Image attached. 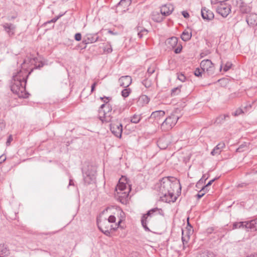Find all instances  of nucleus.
Here are the masks:
<instances>
[{"mask_svg":"<svg viewBox=\"0 0 257 257\" xmlns=\"http://www.w3.org/2000/svg\"><path fill=\"white\" fill-rule=\"evenodd\" d=\"M10 254L9 250L4 245H0V257H7Z\"/></svg>","mask_w":257,"mask_h":257,"instance_id":"nucleus-26","label":"nucleus"},{"mask_svg":"<svg viewBox=\"0 0 257 257\" xmlns=\"http://www.w3.org/2000/svg\"><path fill=\"white\" fill-rule=\"evenodd\" d=\"M178 41V38L176 37H172L168 38L166 41V44L168 48L170 49H174L175 47L177 46L174 50V52L176 54L180 53L182 49V46L181 44L177 45Z\"/></svg>","mask_w":257,"mask_h":257,"instance_id":"nucleus-6","label":"nucleus"},{"mask_svg":"<svg viewBox=\"0 0 257 257\" xmlns=\"http://www.w3.org/2000/svg\"><path fill=\"white\" fill-rule=\"evenodd\" d=\"M155 71V67L154 66H151L148 68L147 73L146 75V77H147V75L148 74V77H149L151 74H152Z\"/></svg>","mask_w":257,"mask_h":257,"instance_id":"nucleus-42","label":"nucleus"},{"mask_svg":"<svg viewBox=\"0 0 257 257\" xmlns=\"http://www.w3.org/2000/svg\"><path fill=\"white\" fill-rule=\"evenodd\" d=\"M174 10V6L171 4H167L161 7L160 12L162 15L167 16L170 15Z\"/></svg>","mask_w":257,"mask_h":257,"instance_id":"nucleus-15","label":"nucleus"},{"mask_svg":"<svg viewBox=\"0 0 257 257\" xmlns=\"http://www.w3.org/2000/svg\"><path fill=\"white\" fill-rule=\"evenodd\" d=\"M208 187L204 188V186L201 187V189L200 190V192H205V194L208 191Z\"/></svg>","mask_w":257,"mask_h":257,"instance_id":"nucleus-60","label":"nucleus"},{"mask_svg":"<svg viewBox=\"0 0 257 257\" xmlns=\"http://www.w3.org/2000/svg\"><path fill=\"white\" fill-rule=\"evenodd\" d=\"M150 100V98L146 95H142L139 98L138 103L139 105L144 106L148 104Z\"/></svg>","mask_w":257,"mask_h":257,"instance_id":"nucleus-23","label":"nucleus"},{"mask_svg":"<svg viewBox=\"0 0 257 257\" xmlns=\"http://www.w3.org/2000/svg\"><path fill=\"white\" fill-rule=\"evenodd\" d=\"M92 178H90V177H88V178H84V181L85 182H86L87 181H88V183H89V181H92Z\"/></svg>","mask_w":257,"mask_h":257,"instance_id":"nucleus-63","label":"nucleus"},{"mask_svg":"<svg viewBox=\"0 0 257 257\" xmlns=\"http://www.w3.org/2000/svg\"><path fill=\"white\" fill-rule=\"evenodd\" d=\"M229 116L228 114H221L216 118L215 123H216L217 124L222 123L226 120V118H229Z\"/></svg>","mask_w":257,"mask_h":257,"instance_id":"nucleus-28","label":"nucleus"},{"mask_svg":"<svg viewBox=\"0 0 257 257\" xmlns=\"http://www.w3.org/2000/svg\"><path fill=\"white\" fill-rule=\"evenodd\" d=\"M118 82L120 86L124 88H127L132 83V77L128 75L121 76L118 79Z\"/></svg>","mask_w":257,"mask_h":257,"instance_id":"nucleus-16","label":"nucleus"},{"mask_svg":"<svg viewBox=\"0 0 257 257\" xmlns=\"http://www.w3.org/2000/svg\"><path fill=\"white\" fill-rule=\"evenodd\" d=\"M164 141V138L160 139L158 141V145L161 149H165L167 147L168 145L167 144L165 145L163 144Z\"/></svg>","mask_w":257,"mask_h":257,"instance_id":"nucleus-36","label":"nucleus"},{"mask_svg":"<svg viewBox=\"0 0 257 257\" xmlns=\"http://www.w3.org/2000/svg\"><path fill=\"white\" fill-rule=\"evenodd\" d=\"M3 27L10 37H12L15 35L16 28L15 25L11 23H5L3 25Z\"/></svg>","mask_w":257,"mask_h":257,"instance_id":"nucleus-17","label":"nucleus"},{"mask_svg":"<svg viewBox=\"0 0 257 257\" xmlns=\"http://www.w3.org/2000/svg\"><path fill=\"white\" fill-rule=\"evenodd\" d=\"M111 105L108 103L105 108L102 112V115H99V118L102 122H108L111 121L112 116H111V112L112 111Z\"/></svg>","mask_w":257,"mask_h":257,"instance_id":"nucleus-9","label":"nucleus"},{"mask_svg":"<svg viewBox=\"0 0 257 257\" xmlns=\"http://www.w3.org/2000/svg\"><path fill=\"white\" fill-rule=\"evenodd\" d=\"M34 65L35 68H40L44 65L42 61H39L37 57H28L25 59L22 64L21 69L14 73L11 82V91L18 95L19 98H26L29 96V93L26 91L27 80L31 71L25 68L26 64Z\"/></svg>","mask_w":257,"mask_h":257,"instance_id":"nucleus-1","label":"nucleus"},{"mask_svg":"<svg viewBox=\"0 0 257 257\" xmlns=\"http://www.w3.org/2000/svg\"><path fill=\"white\" fill-rule=\"evenodd\" d=\"M247 221L235 222L233 223V229L246 228L247 230Z\"/></svg>","mask_w":257,"mask_h":257,"instance_id":"nucleus-24","label":"nucleus"},{"mask_svg":"<svg viewBox=\"0 0 257 257\" xmlns=\"http://www.w3.org/2000/svg\"><path fill=\"white\" fill-rule=\"evenodd\" d=\"M107 104H108V101H104V103L101 105V106L99 108L98 112H99V114L100 115H101V114H102V112L104 110L103 108H105L106 105H107Z\"/></svg>","mask_w":257,"mask_h":257,"instance_id":"nucleus-40","label":"nucleus"},{"mask_svg":"<svg viewBox=\"0 0 257 257\" xmlns=\"http://www.w3.org/2000/svg\"><path fill=\"white\" fill-rule=\"evenodd\" d=\"M249 184V183H246V182H242V183H238L237 185H236V187L237 188H242V187H246L247 185H248Z\"/></svg>","mask_w":257,"mask_h":257,"instance_id":"nucleus-50","label":"nucleus"},{"mask_svg":"<svg viewBox=\"0 0 257 257\" xmlns=\"http://www.w3.org/2000/svg\"><path fill=\"white\" fill-rule=\"evenodd\" d=\"M99 37L97 36V34H87L84 37L82 43L87 45L88 44H91L96 41H99Z\"/></svg>","mask_w":257,"mask_h":257,"instance_id":"nucleus-11","label":"nucleus"},{"mask_svg":"<svg viewBox=\"0 0 257 257\" xmlns=\"http://www.w3.org/2000/svg\"><path fill=\"white\" fill-rule=\"evenodd\" d=\"M247 231H254L257 230V217L250 221H247Z\"/></svg>","mask_w":257,"mask_h":257,"instance_id":"nucleus-20","label":"nucleus"},{"mask_svg":"<svg viewBox=\"0 0 257 257\" xmlns=\"http://www.w3.org/2000/svg\"><path fill=\"white\" fill-rule=\"evenodd\" d=\"M186 76L183 74H178V79L181 82H184L186 80Z\"/></svg>","mask_w":257,"mask_h":257,"instance_id":"nucleus-47","label":"nucleus"},{"mask_svg":"<svg viewBox=\"0 0 257 257\" xmlns=\"http://www.w3.org/2000/svg\"><path fill=\"white\" fill-rule=\"evenodd\" d=\"M182 14L185 18H188L189 17V14L187 11H182Z\"/></svg>","mask_w":257,"mask_h":257,"instance_id":"nucleus-57","label":"nucleus"},{"mask_svg":"<svg viewBox=\"0 0 257 257\" xmlns=\"http://www.w3.org/2000/svg\"><path fill=\"white\" fill-rule=\"evenodd\" d=\"M116 220L115 217L114 215H110L108 217L107 221H109V223H113L115 222Z\"/></svg>","mask_w":257,"mask_h":257,"instance_id":"nucleus-48","label":"nucleus"},{"mask_svg":"<svg viewBox=\"0 0 257 257\" xmlns=\"http://www.w3.org/2000/svg\"><path fill=\"white\" fill-rule=\"evenodd\" d=\"M219 178H214L213 179L211 180H210L207 183V184L204 185V188H206V187H209V186H210L212 183L216 180H217V179H218Z\"/></svg>","mask_w":257,"mask_h":257,"instance_id":"nucleus-49","label":"nucleus"},{"mask_svg":"<svg viewBox=\"0 0 257 257\" xmlns=\"http://www.w3.org/2000/svg\"><path fill=\"white\" fill-rule=\"evenodd\" d=\"M97 225L99 229L101 231L105 229H109L113 228L112 225H110L107 219H100L97 218Z\"/></svg>","mask_w":257,"mask_h":257,"instance_id":"nucleus-12","label":"nucleus"},{"mask_svg":"<svg viewBox=\"0 0 257 257\" xmlns=\"http://www.w3.org/2000/svg\"><path fill=\"white\" fill-rule=\"evenodd\" d=\"M225 147V144L224 143H219L216 145L214 148L211 152V155L212 156H215L219 155L221 153L222 149Z\"/></svg>","mask_w":257,"mask_h":257,"instance_id":"nucleus-21","label":"nucleus"},{"mask_svg":"<svg viewBox=\"0 0 257 257\" xmlns=\"http://www.w3.org/2000/svg\"><path fill=\"white\" fill-rule=\"evenodd\" d=\"M128 178H119L118 184L116 186V190H119L120 191H124L126 189V184L128 185L129 189L130 190L131 186L128 183Z\"/></svg>","mask_w":257,"mask_h":257,"instance_id":"nucleus-14","label":"nucleus"},{"mask_svg":"<svg viewBox=\"0 0 257 257\" xmlns=\"http://www.w3.org/2000/svg\"><path fill=\"white\" fill-rule=\"evenodd\" d=\"M201 178L197 182L196 184V187L198 188L201 189V187L204 186V184L205 183L206 180L208 178Z\"/></svg>","mask_w":257,"mask_h":257,"instance_id":"nucleus-33","label":"nucleus"},{"mask_svg":"<svg viewBox=\"0 0 257 257\" xmlns=\"http://www.w3.org/2000/svg\"><path fill=\"white\" fill-rule=\"evenodd\" d=\"M182 86H179L177 87L174 88L171 90V95L174 96L179 93L181 91V88Z\"/></svg>","mask_w":257,"mask_h":257,"instance_id":"nucleus-38","label":"nucleus"},{"mask_svg":"<svg viewBox=\"0 0 257 257\" xmlns=\"http://www.w3.org/2000/svg\"><path fill=\"white\" fill-rule=\"evenodd\" d=\"M205 194V192H200L199 191L198 193L196 195V197L198 199H200L202 198Z\"/></svg>","mask_w":257,"mask_h":257,"instance_id":"nucleus-55","label":"nucleus"},{"mask_svg":"<svg viewBox=\"0 0 257 257\" xmlns=\"http://www.w3.org/2000/svg\"><path fill=\"white\" fill-rule=\"evenodd\" d=\"M165 114V111L163 110L155 111L152 113L149 118L151 119H154L156 120L157 122L159 123V120L164 116Z\"/></svg>","mask_w":257,"mask_h":257,"instance_id":"nucleus-19","label":"nucleus"},{"mask_svg":"<svg viewBox=\"0 0 257 257\" xmlns=\"http://www.w3.org/2000/svg\"><path fill=\"white\" fill-rule=\"evenodd\" d=\"M12 141H13L12 136L10 135L7 139V142H6V145L7 146H10Z\"/></svg>","mask_w":257,"mask_h":257,"instance_id":"nucleus-53","label":"nucleus"},{"mask_svg":"<svg viewBox=\"0 0 257 257\" xmlns=\"http://www.w3.org/2000/svg\"><path fill=\"white\" fill-rule=\"evenodd\" d=\"M75 40L77 41H79L81 40V34L79 33H77L75 35Z\"/></svg>","mask_w":257,"mask_h":257,"instance_id":"nucleus-52","label":"nucleus"},{"mask_svg":"<svg viewBox=\"0 0 257 257\" xmlns=\"http://www.w3.org/2000/svg\"><path fill=\"white\" fill-rule=\"evenodd\" d=\"M64 14L59 15V16L54 18L53 19H51V20H49V24L51 23H55L57 21V20L60 18L61 17H62Z\"/></svg>","mask_w":257,"mask_h":257,"instance_id":"nucleus-51","label":"nucleus"},{"mask_svg":"<svg viewBox=\"0 0 257 257\" xmlns=\"http://www.w3.org/2000/svg\"><path fill=\"white\" fill-rule=\"evenodd\" d=\"M100 99L104 103V101H107L108 102L112 99V98L111 97L103 96L100 97Z\"/></svg>","mask_w":257,"mask_h":257,"instance_id":"nucleus-54","label":"nucleus"},{"mask_svg":"<svg viewBox=\"0 0 257 257\" xmlns=\"http://www.w3.org/2000/svg\"><path fill=\"white\" fill-rule=\"evenodd\" d=\"M72 185L74 186V180L73 179H70L69 186H72Z\"/></svg>","mask_w":257,"mask_h":257,"instance_id":"nucleus-64","label":"nucleus"},{"mask_svg":"<svg viewBox=\"0 0 257 257\" xmlns=\"http://www.w3.org/2000/svg\"><path fill=\"white\" fill-rule=\"evenodd\" d=\"M97 85L96 82H94L91 85V92H92L94 91L96 85Z\"/></svg>","mask_w":257,"mask_h":257,"instance_id":"nucleus-61","label":"nucleus"},{"mask_svg":"<svg viewBox=\"0 0 257 257\" xmlns=\"http://www.w3.org/2000/svg\"><path fill=\"white\" fill-rule=\"evenodd\" d=\"M239 8L240 12L243 14H249L251 10V8L244 3L239 6Z\"/></svg>","mask_w":257,"mask_h":257,"instance_id":"nucleus-22","label":"nucleus"},{"mask_svg":"<svg viewBox=\"0 0 257 257\" xmlns=\"http://www.w3.org/2000/svg\"><path fill=\"white\" fill-rule=\"evenodd\" d=\"M185 231H182V241L184 246L185 244H187L190 238L188 236H185Z\"/></svg>","mask_w":257,"mask_h":257,"instance_id":"nucleus-39","label":"nucleus"},{"mask_svg":"<svg viewBox=\"0 0 257 257\" xmlns=\"http://www.w3.org/2000/svg\"><path fill=\"white\" fill-rule=\"evenodd\" d=\"M111 133L116 137L120 138L122 132V125L121 123L116 122L110 124Z\"/></svg>","mask_w":257,"mask_h":257,"instance_id":"nucleus-10","label":"nucleus"},{"mask_svg":"<svg viewBox=\"0 0 257 257\" xmlns=\"http://www.w3.org/2000/svg\"><path fill=\"white\" fill-rule=\"evenodd\" d=\"M132 90L130 88L127 87L121 91V94L123 97L126 98L129 96Z\"/></svg>","mask_w":257,"mask_h":257,"instance_id":"nucleus-32","label":"nucleus"},{"mask_svg":"<svg viewBox=\"0 0 257 257\" xmlns=\"http://www.w3.org/2000/svg\"><path fill=\"white\" fill-rule=\"evenodd\" d=\"M142 118L141 115L139 114H135L131 117V122L133 123H138L140 122Z\"/></svg>","mask_w":257,"mask_h":257,"instance_id":"nucleus-31","label":"nucleus"},{"mask_svg":"<svg viewBox=\"0 0 257 257\" xmlns=\"http://www.w3.org/2000/svg\"><path fill=\"white\" fill-rule=\"evenodd\" d=\"M142 83L145 86L146 88H150L152 84L151 80H149L148 78H146L142 81Z\"/></svg>","mask_w":257,"mask_h":257,"instance_id":"nucleus-34","label":"nucleus"},{"mask_svg":"<svg viewBox=\"0 0 257 257\" xmlns=\"http://www.w3.org/2000/svg\"><path fill=\"white\" fill-rule=\"evenodd\" d=\"M232 65V63L230 62H226L223 68L224 71L227 72L231 68Z\"/></svg>","mask_w":257,"mask_h":257,"instance_id":"nucleus-43","label":"nucleus"},{"mask_svg":"<svg viewBox=\"0 0 257 257\" xmlns=\"http://www.w3.org/2000/svg\"><path fill=\"white\" fill-rule=\"evenodd\" d=\"M200 67L203 71H205L207 76L211 75L214 73V64L210 60H202L200 63Z\"/></svg>","mask_w":257,"mask_h":257,"instance_id":"nucleus-7","label":"nucleus"},{"mask_svg":"<svg viewBox=\"0 0 257 257\" xmlns=\"http://www.w3.org/2000/svg\"><path fill=\"white\" fill-rule=\"evenodd\" d=\"M179 117L173 114L167 117L162 123L161 128L165 131L171 130L177 123Z\"/></svg>","mask_w":257,"mask_h":257,"instance_id":"nucleus-5","label":"nucleus"},{"mask_svg":"<svg viewBox=\"0 0 257 257\" xmlns=\"http://www.w3.org/2000/svg\"><path fill=\"white\" fill-rule=\"evenodd\" d=\"M136 30L138 31V36L140 38H142L144 36L147 35L149 32L146 29L139 26L136 28Z\"/></svg>","mask_w":257,"mask_h":257,"instance_id":"nucleus-25","label":"nucleus"},{"mask_svg":"<svg viewBox=\"0 0 257 257\" xmlns=\"http://www.w3.org/2000/svg\"><path fill=\"white\" fill-rule=\"evenodd\" d=\"M170 178H162L154 186V189L159 192L161 195L165 197L169 196V201L174 202L177 197L174 194V189H178L181 192V186L180 181L176 180L174 182L171 181Z\"/></svg>","mask_w":257,"mask_h":257,"instance_id":"nucleus-2","label":"nucleus"},{"mask_svg":"<svg viewBox=\"0 0 257 257\" xmlns=\"http://www.w3.org/2000/svg\"><path fill=\"white\" fill-rule=\"evenodd\" d=\"M208 187L204 188V186L201 187V189L200 190V192H205V194L208 191Z\"/></svg>","mask_w":257,"mask_h":257,"instance_id":"nucleus-59","label":"nucleus"},{"mask_svg":"<svg viewBox=\"0 0 257 257\" xmlns=\"http://www.w3.org/2000/svg\"><path fill=\"white\" fill-rule=\"evenodd\" d=\"M83 177H94L96 174V169L88 163H85L82 168Z\"/></svg>","mask_w":257,"mask_h":257,"instance_id":"nucleus-8","label":"nucleus"},{"mask_svg":"<svg viewBox=\"0 0 257 257\" xmlns=\"http://www.w3.org/2000/svg\"><path fill=\"white\" fill-rule=\"evenodd\" d=\"M194 74L197 77H202V76H203L204 77H206L208 76L207 75V73L205 71H203L201 68H197L195 70Z\"/></svg>","mask_w":257,"mask_h":257,"instance_id":"nucleus-29","label":"nucleus"},{"mask_svg":"<svg viewBox=\"0 0 257 257\" xmlns=\"http://www.w3.org/2000/svg\"><path fill=\"white\" fill-rule=\"evenodd\" d=\"M243 148V145H240L237 149H236V152H241L242 151H243V150H242V148Z\"/></svg>","mask_w":257,"mask_h":257,"instance_id":"nucleus-62","label":"nucleus"},{"mask_svg":"<svg viewBox=\"0 0 257 257\" xmlns=\"http://www.w3.org/2000/svg\"><path fill=\"white\" fill-rule=\"evenodd\" d=\"M111 230H115L116 228H111L110 229H105V230H101V231L102 232H103L106 236H109L110 235V231Z\"/></svg>","mask_w":257,"mask_h":257,"instance_id":"nucleus-44","label":"nucleus"},{"mask_svg":"<svg viewBox=\"0 0 257 257\" xmlns=\"http://www.w3.org/2000/svg\"><path fill=\"white\" fill-rule=\"evenodd\" d=\"M190 157H191L190 154L187 155L186 157H184L183 162L186 164L189 161Z\"/></svg>","mask_w":257,"mask_h":257,"instance_id":"nucleus-56","label":"nucleus"},{"mask_svg":"<svg viewBox=\"0 0 257 257\" xmlns=\"http://www.w3.org/2000/svg\"><path fill=\"white\" fill-rule=\"evenodd\" d=\"M246 22L250 27L257 25V14L254 13H249L246 16Z\"/></svg>","mask_w":257,"mask_h":257,"instance_id":"nucleus-13","label":"nucleus"},{"mask_svg":"<svg viewBox=\"0 0 257 257\" xmlns=\"http://www.w3.org/2000/svg\"><path fill=\"white\" fill-rule=\"evenodd\" d=\"M211 5L216 9V12L223 17H226L231 12V6L221 0H211Z\"/></svg>","mask_w":257,"mask_h":257,"instance_id":"nucleus-3","label":"nucleus"},{"mask_svg":"<svg viewBox=\"0 0 257 257\" xmlns=\"http://www.w3.org/2000/svg\"><path fill=\"white\" fill-rule=\"evenodd\" d=\"M157 214H160L162 216L164 215L163 210L161 208H158L157 207L149 210L147 213L143 215L141 217V223L146 231H150V229L148 227L147 224L151 220V217Z\"/></svg>","mask_w":257,"mask_h":257,"instance_id":"nucleus-4","label":"nucleus"},{"mask_svg":"<svg viewBox=\"0 0 257 257\" xmlns=\"http://www.w3.org/2000/svg\"><path fill=\"white\" fill-rule=\"evenodd\" d=\"M188 226L185 230H182V231H185V236H188L190 238V235L193 233V230L192 226L190 225L189 222L187 223Z\"/></svg>","mask_w":257,"mask_h":257,"instance_id":"nucleus-30","label":"nucleus"},{"mask_svg":"<svg viewBox=\"0 0 257 257\" xmlns=\"http://www.w3.org/2000/svg\"><path fill=\"white\" fill-rule=\"evenodd\" d=\"M191 37H192V33L191 32H189L187 31H184L181 36V38L182 39V40L185 42H186L188 40H189L191 38Z\"/></svg>","mask_w":257,"mask_h":257,"instance_id":"nucleus-27","label":"nucleus"},{"mask_svg":"<svg viewBox=\"0 0 257 257\" xmlns=\"http://www.w3.org/2000/svg\"><path fill=\"white\" fill-rule=\"evenodd\" d=\"M214 231V228L213 227H209L206 230V232L208 234H211Z\"/></svg>","mask_w":257,"mask_h":257,"instance_id":"nucleus-58","label":"nucleus"},{"mask_svg":"<svg viewBox=\"0 0 257 257\" xmlns=\"http://www.w3.org/2000/svg\"><path fill=\"white\" fill-rule=\"evenodd\" d=\"M201 16L204 20L210 21L214 18V14L212 11L204 7L201 9Z\"/></svg>","mask_w":257,"mask_h":257,"instance_id":"nucleus-18","label":"nucleus"},{"mask_svg":"<svg viewBox=\"0 0 257 257\" xmlns=\"http://www.w3.org/2000/svg\"><path fill=\"white\" fill-rule=\"evenodd\" d=\"M104 52L107 53H110L112 51V49L110 43L107 42L106 45L103 48Z\"/></svg>","mask_w":257,"mask_h":257,"instance_id":"nucleus-35","label":"nucleus"},{"mask_svg":"<svg viewBox=\"0 0 257 257\" xmlns=\"http://www.w3.org/2000/svg\"><path fill=\"white\" fill-rule=\"evenodd\" d=\"M163 18L160 16L157 17L155 15L153 16V20L156 22H161L163 21Z\"/></svg>","mask_w":257,"mask_h":257,"instance_id":"nucleus-46","label":"nucleus"},{"mask_svg":"<svg viewBox=\"0 0 257 257\" xmlns=\"http://www.w3.org/2000/svg\"><path fill=\"white\" fill-rule=\"evenodd\" d=\"M132 3V0H121L118 5L123 6L124 8L129 6Z\"/></svg>","mask_w":257,"mask_h":257,"instance_id":"nucleus-37","label":"nucleus"},{"mask_svg":"<svg viewBox=\"0 0 257 257\" xmlns=\"http://www.w3.org/2000/svg\"><path fill=\"white\" fill-rule=\"evenodd\" d=\"M243 3L242 0H232V5L234 7H239Z\"/></svg>","mask_w":257,"mask_h":257,"instance_id":"nucleus-41","label":"nucleus"},{"mask_svg":"<svg viewBox=\"0 0 257 257\" xmlns=\"http://www.w3.org/2000/svg\"><path fill=\"white\" fill-rule=\"evenodd\" d=\"M242 113H243V111L242 109L238 108L234 112L232 113V115L235 116H237Z\"/></svg>","mask_w":257,"mask_h":257,"instance_id":"nucleus-45","label":"nucleus"}]
</instances>
